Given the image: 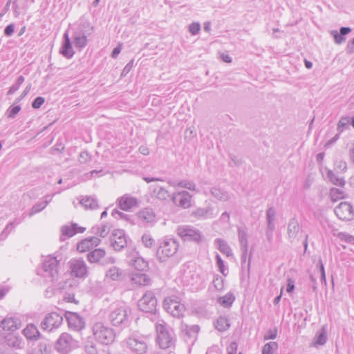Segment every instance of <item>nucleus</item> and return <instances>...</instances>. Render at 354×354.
I'll use <instances>...</instances> for the list:
<instances>
[{"mask_svg":"<svg viewBox=\"0 0 354 354\" xmlns=\"http://www.w3.org/2000/svg\"><path fill=\"white\" fill-rule=\"evenodd\" d=\"M77 343L70 334L63 333L55 342V348L59 353L68 354L77 347Z\"/></svg>","mask_w":354,"mask_h":354,"instance_id":"6e6552de","label":"nucleus"},{"mask_svg":"<svg viewBox=\"0 0 354 354\" xmlns=\"http://www.w3.org/2000/svg\"><path fill=\"white\" fill-rule=\"evenodd\" d=\"M336 216L343 221H351L354 217V209L349 203L341 202L334 209Z\"/></svg>","mask_w":354,"mask_h":354,"instance_id":"2eb2a0df","label":"nucleus"},{"mask_svg":"<svg viewBox=\"0 0 354 354\" xmlns=\"http://www.w3.org/2000/svg\"><path fill=\"white\" fill-rule=\"evenodd\" d=\"M200 328L198 325H192L190 326H187L186 330L187 334L189 336H193L194 335H196L199 332Z\"/></svg>","mask_w":354,"mask_h":354,"instance_id":"052dcab7","label":"nucleus"},{"mask_svg":"<svg viewBox=\"0 0 354 354\" xmlns=\"http://www.w3.org/2000/svg\"><path fill=\"white\" fill-rule=\"evenodd\" d=\"M238 238L241 248H248V234L245 228L238 227Z\"/></svg>","mask_w":354,"mask_h":354,"instance_id":"a19ab883","label":"nucleus"},{"mask_svg":"<svg viewBox=\"0 0 354 354\" xmlns=\"http://www.w3.org/2000/svg\"><path fill=\"white\" fill-rule=\"evenodd\" d=\"M351 32V28L349 27H342L339 29V32L337 30H332L331 35L334 37V41L337 44H341L346 41L345 35Z\"/></svg>","mask_w":354,"mask_h":354,"instance_id":"393cba45","label":"nucleus"},{"mask_svg":"<svg viewBox=\"0 0 354 354\" xmlns=\"http://www.w3.org/2000/svg\"><path fill=\"white\" fill-rule=\"evenodd\" d=\"M24 77L22 75L18 77L16 82L10 86L9 91H8V94L12 95L15 93L19 88L20 86L24 83Z\"/></svg>","mask_w":354,"mask_h":354,"instance_id":"49530a36","label":"nucleus"},{"mask_svg":"<svg viewBox=\"0 0 354 354\" xmlns=\"http://www.w3.org/2000/svg\"><path fill=\"white\" fill-rule=\"evenodd\" d=\"M327 341L326 330L324 327H322L316 334L314 337L313 345L314 346L324 345Z\"/></svg>","mask_w":354,"mask_h":354,"instance_id":"2f4dec72","label":"nucleus"},{"mask_svg":"<svg viewBox=\"0 0 354 354\" xmlns=\"http://www.w3.org/2000/svg\"><path fill=\"white\" fill-rule=\"evenodd\" d=\"M15 31V25L11 24L7 26L4 29V35L7 37L11 36Z\"/></svg>","mask_w":354,"mask_h":354,"instance_id":"69168bd1","label":"nucleus"},{"mask_svg":"<svg viewBox=\"0 0 354 354\" xmlns=\"http://www.w3.org/2000/svg\"><path fill=\"white\" fill-rule=\"evenodd\" d=\"M105 255L106 251L104 249H93L87 254V260L91 263H100Z\"/></svg>","mask_w":354,"mask_h":354,"instance_id":"b1692460","label":"nucleus"},{"mask_svg":"<svg viewBox=\"0 0 354 354\" xmlns=\"http://www.w3.org/2000/svg\"><path fill=\"white\" fill-rule=\"evenodd\" d=\"M177 186L191 191H196V184L193 181L189 180H183L179 181L177 183Z\"/></svg>","mask_w":354,"mask_h":354,"instance_id":"c03bdc74","label":"nucleus"},{"mask_svg":"<svg viewBox=\"0 0 354 354\" xmlns=\"http://www.w3.org/2000/svg\"><path fill=\"white\" fill-rule=\"evenodd\" d=\"M346 50L348 54L354 53V37L347 44Z\"/></svg>","mask_w":354,"mask_h":354,"instance_id":"774afa93","label":"nucleus"},{"mask_svg":"<svg viewBox=\"0 0 354 354\" xmlns=\"http://www.w3.org/2000/svg\"><path fill=\"white\" fill-rule=\"evenodd\" d=\"M63 317L56 312L48 313L41 322V328L44 330L51 331L60 326Z\"/></svg>","mask_w":354,"mask_h":354,"instance_id":"9b49d317","label":"nucleus"},{"mask_svg":"<svg viewBox=\"0 0 354 354\" xmlns=\"http://www.w3.org/2000/svg\"><path fill=\"white\" fill-rule=\"evenodd\" d=\"M51 201V198L49 196H45V200L42 202H38L32 206L31 208L29 216H32L34 214L42 211Z\"/></svg>","mask_w":354,"mask_h":354,"instance_id":"473e14b6","label":"nucleus"},{"mask_svg":"<svg viewBox=\"0 0 354 354\" xmlns=\"http://www.w3.org/2000/svg\"><path fill=\"white\" fill-rule=\"evenodd\" d=\"M92 330L95 339L100 343L108 345L114 342L115 334L113 329L103 322L94 324Z\"/></svg>","mask_w":354,"mask_h":354,"instance_id":"20e7f679","label":"nucleus"},{"mask_svg":"<svg viewBox=\"0 0 354 354\" xmlns=\"http://www.w3.org/2000/svg\"><path fill=\"white\" fill-rule=\"evenodd\" d=\"M303 238V230L298 220L293 217L287 224V239L292 244L299 243Z\"/></svg>","mask_w":354,"mask_h":354,"instance_id":"1a4fd4ad","label":"nucleus"},{"mask_svg":"<svg viewBox=\"0 0 354 354\" xmlns=\"http://www.w3.org/2000/svg\"><path fill=\"white\" fill-rule=\"evenodd\" d=\"M131 280L133 283L138 286H147L150 283V278L143 273L133 274Z\"/></svg>","mask_w":354,"mask_h":354,"instance_id":"c85d7f7f","label":"nucleus"},{"mask_svg":"<svg viewBox=\"0 0 354 354\" xmlns=\"http://www.w3.org/2000/svg\"><path fill=\"white\" fill-rule=\"evenodd\" d=\"M80 203L86 209H89L93 210L99 207L98 201L94 196H86Z\"/></svg>","mask_w":354,"mask_h":354,"instance_id":"a878e982","label":"nucleus"},{"mask_svg":"<svg viewBox=\"0 0 354 354\" xmlns=\"http://www.w3.org/2000/svg\"><path fill=\"white\" fill-rule=\"evenodd\" d=\"M351 122L350 117H342L337 124V130L339 133H342L346 127H348Z\"/></svg>","mask_w":354,"mask_h":354,"instance_id":"8fccbe9b","label":"nucleus"},{"mask_svg":"<svg viewBox=\"0 0 354 354\" xmlns=\"http://www.w3.org/2000/svg\"><path fill=\"white\" fill-rule=\"evenodd\" d=\"M142 242L147 248H151L155 243L154 239L149 234H144L142 236Z\"/></svg>","mask_w":354,"mask_h":354,"instance_id":"603ef678","label":"nucleus"},{"mask_svg":"<svg viewBox=\"0 0 354 354\" xmlns=\"http://www.w3.org/2000/svg\"><path fill=\"white\" fill-rule=\"evenodd\" d=\"M333 234L337 236L342 241H344L351 244H354V236L353 235L346 232H338L337 234L333 233Z\"/></svg>","mask_w":354,"mask_h":354,"instance_id":"09e8293b","label":"nucleus"},{"mask_svg":"<svg viewBox=\"0 0 354 354\" xmlns=\"http://www.w3.org/2000/svg\"><path fill=\"white\" fill-rule=\"evenodd\" d=\"M276 218V210L273 207H269L266 211L267 223H274Z\"/></svg>","mask_w":354,"mask_h":354,"instance_id":"5fc2aeb1","label":"nucleus"},{"mask_svg":"<svg viewBox=\"0 0 354 354\" xmlns=\"http://www.w3.org/2000/svg\"><path fill=\"white\" fill-rule=\"evenodd\" d=\"M59 53L67 59L71 58L74 55V51L67 31L64 34V41L59 50Z\"/></svg>","mask_w":354,"mask_h":354,"instance_id":"6ab92c4d","label":"nucleus"},{"mask_svg":"<svg viewBox=\"0 0 354 354\" xmlns=\"http://www.w3.org/2000/svg\"><path fill=\"white\" fill-rule=\"evenodd\" d=\"M111 216H113L114 218H115L117 219H122V220L127 221L131 223H133L131 220L130 216H129L123 212H121L115 209H114L112 211Z\"/></svg>","mask_w":354,"mask_h":354,"instance_id":"de8ad7c7","label":"nucleus"},{"mask_svg":"<svg viewBox=\"0 0 354 354\" xmlns=\"http://www.w3.org/2000/svg\"><path fill=\"white\" fill-rule=\"evenodd\" d=\"M151 196L160 201H167L171 199L172 195L165 188L160 186H151Z\"/></svg>","mask_w":354,"mask_h":354,"instance_id":"4be33fe9","label":"nucleus"},{"mask_svg":"<svg viewBox=\"0 0 354 354\" xmlns=\"http://www.w3.org/2000/svg\"><path fill=\"white\" fill-rule=\"evenodd\" d=\"M118 206L121 209L128 211L138 206V200L134 197L124 195L118 199Z\"/></svg>","mask_w":354,"mask_h":354,"instance_id":"412c9836","label":"nucleus"},{"mask_svg":"<svg viewBox=\"0 0 354 354\" xmlns=\"http://www.w3.org/2000/svg\"><path fill=\"white\" fill-rule=\"evenodd\" d=\"M101 240L95 236H91L89 238L84 239L77 243V250L80 252H85L86 251L90 252L93 250L94 248L100 245Z\"/></svg>","mask_w":354,"mask_h":354,"instance_id":"a211bd4d","label":"nucleus"},{"mask_svg":"<svg viewBox=\"0 0 354 354\" xmlns=\"http://www.w3.org/2000/svg\"><path fill=\"white\" fill-rule=\"evenodd\" d=\"M138 216L143 222L151 223L154 221L155 214L152 209L145 208L138 213Z\"/></svg>","mask_w":354,"mask_h":354,"instance_id":"c756f323","label":"nucleus"},{"mask_svg":"<svg viewBox=\"0 0 354 354\" xmlns=\"http://www.w3.org/2000/svg\"><path fill=\"white\" fill-rule=\"evenodd\" d=\"M157 333V342L162 349L171 347L175 343L174 333L163 320H158L156 323Z\"/></svg>","mask_w":354,"mask_h":354,"instance_id":"f03ea898","label":"nucleus"},{"mask_svg":"<svg viewBox=\"0 0 354 354\" xmlns=\"http://www.w3.org/2000/svg\"><path fill=\"white\" fill-rule=\"evenodd\" d=\"M235 297L232 293H227V295L221 297L218 299V302L223 307L228 308L232 306L234 301Z\"/></svg>","mask_w":354,"mask_h":354,"instance_id":"ea45409f","label":"nucleus"},{"mask_svg":"<svg viewBox=\"0 0 354 354\" xmlns=\"http://www.w3.org/2000/svg\"><path fill=\"white\" fill-rule=\"evenodd\" d=\"M216 265L218 266V270L224 275L227 276L228 273L227 268H225L224 265V261L222 260L220 255L216 254Z\"/></svg>","mask_w":354,"mask_h":354,"instance_id":"3c124183","label":"nucleus"},{"mask_svg":"<svg viewBox=\"0 0 354 354\" xmlns=\"http://www.w3.org/2000/svg\"><path fill=\"white\" fill-rule=\"evenodd\" d=\"M131 261L132 266L139 271H143L148 268V263L140 257H135Z\"/></svg>","mask_w":354,"mask_h":354,"instance_id":"e433bc0d","label":"nucleus"},{"mask_svg":"<svg viewBox=\"0 0 354 354\" xmlns=\"http://www.w3.org/2000/svg\"><path fill=\"white\" fill-rule=\"evenodd\" d=\"M124 342L127 348L133 354H146L149 349L147 339L143 336H131Z\"/></svg>","mask_w":354,"mask_h":354,"instance_id":"423d86ee","label":"nucleus"},{"mask_svg":"<svg viewBox=\"0 0 354 354\" xmlns=\"http://www.w3.org/2000/svg\"><path fill=\"white\" fill-rule=\"evenodd\" d=\"M111 245L115 251H121L128 244V239L122 230H114L110 237Z\"/></svg>","mask_w":354,"mask_h":354,"instance_id":"ddd939ff","label":"nucleus"},{"mask_svg":"<svg viewBox=\"0 0 354 354\" xmlns=\"http://www.w3.org/2000/svg\"><path fill=\"white\" fill-rule=\"evenodd\" d=\"M277 335V330L276 328L273 330H269L267 333L264 335V339H274Z\"/></svg>","mask_w":354,"mask_h":354,"instance_id":"e2e57ef3","label":"nucleus"},{"mask_svg":"<svg viewBox=\"0 0 354 354\" xmlns=\"http://www.w3.org/2000/svg\"><path fill=\"white\" fill-rule=\"evenodd\" d=\"M138 308L140 310L153 313L156 310L157 299L152 291H147L138 301Z\"/></svg>","mask_w":354,"mask_h":354,"instance_id":"9d476101","label":"nucleus"},{"mask_svg":"<svg viewBox=\"0 0 354 354\" xmlns=\"http://www.w3.org/2000/svg\"><path fill=\"white\" fill-rule=\"evenodd\" d=\"M19 322L17 319L12 317H6L1 322V326L3 330L8 332H14L19 327Z\"/></svg>","mask_w":354,"mask_h":354,"instance_id":"5701e85b","label":"nucleus"},{"mask_svg":"<svg viewBox=\"0 0 354 354\" xmlns=\"http://www.w3.org/2000/svg\"><path fill=\"white\" fill-rule=\"evenodd\" d=\"M201 30V25L198 22H194L189 26V31L192 35H196L198 34Z\"/></svg>","mask_w":354,"mask_h":354,"instance_id":"bf43d9fd","label":"nucleus"},{"mask_svg":"<svg viewBox=\"0 0 354 354\" xmlns=\"http://www.w3.org/2000/svg\"><path fill=\"white\" fill-rule=\"evenodd\" d=\"M109 319L114 326L126 327L131 322V309L125 305L115 306L111 308Z\"/></svg>","mask_w":354,"mask_h":354,"instance_id":"f257e3e1","label":"nucleus"},{"mask_svg":"<svg viewBox=\"0 0 354 354\" xmlns=\"http://www.w3.org/2000/svg\"><path fill=\"white\" fill-rule=\"evenodd\" d=\"M62 236L72 237L77 234V224L72 223L71 225H64L61 227Z\"/></svg>","mask_w":354,"mask_h":354,"instance_id":"58836bf2","label":"nucleus"},{"mask_svg":"<svg viewBox=\"0 0 354 354\" xmlns=\"http://www.w3.org/2000/svg\"><path fill=\"white\" fill-rule=\"evenodd\" d=\"M237 350V344L235 342L230 343L227 348V354H236Z\"/></svg>","mask_w":354,"mask_h":354,"instance_id":"338daca9","label":"nucleus"},{"mask_svg":"<svg viewBox=\"0 0 354 354\" xmlns=\"http://www.w3.org/2000/svg\"><path fill=\"white\" fill-rule=\"evenodd\" d=\"M318 266L319 267L321 283L322 284H324V286H326V273H325L324 266L322 260L321 259H319L318 260Z\"/></svg>","mask_w":354,"mask_h":354,"instance_id":"13d9d810","label":"nucleus"},{"mask_svg":"<svg viewBox=\"0 0 354 354\" xmlns=\"http://www.w3.org/2000/svg\"><path fill=\"white\" fill-rule=\"evenodd\" d=\"M192 196L187 191L174 193L171 196L173 203L179 207L188 208L191 206Z\"/></svg>","mask_w":354,"mask_h":354,"instance_id":"f3484780","label":"nucleus"},{"mask_svg":"<svg viewBox=\"0 0 354 354\" xmlns=\"http://www.w3.org/2000/svg\"><path fill=\"white\" fill-rule=\"evenodd\" d=\"M124 277V273L123 270L115 266L110 268L106 273V277L112 281H121Z\"/></svg>","mask_w":354,"mask_h":354,"instance_id":"bb28decb","label":"nucleus"},{"mask_svg":"<svg viewBox=\"0 0 354 354\" xmlns=\"http://www.w3.org/2000/svg\"><path fill=\"white\" fill-rule=\"evenodd\" d=\"M64 315L70 329L74 331H80L85 328L84 318L78 313L66 311Z\"/></svg>","mask_w":354,"mask_h":354,"instance_id":"4468645a","label":"nucleus"},{"mask_svg":"<svg viewBox=\"0 0 354 354\" xmlns=\"http://www.w3.org/2000/svg\"><path fill=\"white\" fill-rule=\"evenodd\" d=\"M45 100L43 97H36L32 103V106L34 109H39L44 103Z\"/></svg>","mask_w":354,"mask_h":354,"instance_id":"680f3d73","label":"nucleus"},{"mask_svg":"<svg viewBox=\"0 0 354 354\" xmlns=\"http://www.w3.org/2000/svg\"><path fill=\"white\" fill-rule=\"evenodd\" d=\"M23 333L24 336L28 339L37 340L40 337V333L37 328L34 324H28L24 329Z\"/></svg>","mask_w":354,"mask_h":354,"instance_id":"cd10ccee","label":"nucleus"},{"mask_svg":"<svg viewBox=\"0 0 354 354\" xmlns=\"http://www.w3.org/2000/svg\"><path fill=\"white\" fill-rule=\"evenodd\" d=\"M73 43L75 47L82 49L86 46L87 38L84 34L75 32L73 37Z\"/></svg>","mask_w":354,"mask_h":354,"instance_id":"f704fd0d","label":"nucleus"},{"mask_svg":"<svg viewBox=\"0 0 354 354\" xmlns=\"http://www.w3.org/2000/svg\"><path fill=\"white\" fill-rule=\"evenodd\" d=\"M91 155L87 151H84L80 153L78 161L81 164H86L90 162L91 160Z\"/></svg>","mask_w":354,"mask_h":354,"instance_id":"864d4df0","label":"nucleus"},{"mask_svg":"<svg viewBox=\"0 0 354 354\" xmlns=\"http://www.w3.org/2000/svg\"><path fill=\"white\" fill-rule=\"evenodd\" d=\"M59 261L56 257L51 255L44 258L42 262V275L45 278H48L49 281L53 282L59 278Z\"/></svg>","mask_w":354,"mask_h":354,"instance_id":"39448f33","label":"nucleus"},{"mask_svg":"<svg viewBox=\"0 0 354 354\" xmlns=\"http://www.w3.org/2000/svg\"><path fill=\"white\" fill-rule=\"evenodd\" d=\"M215 243L218 245V248L220 252L226 254L227 257L232 256V250L225 241L221 239H216L215 240Z\"/></svg>","mask_w":354,"mask_h":354,"instance_id":"4c0bfd02","label":"nucleus"},{"mask_svg":"<svg viewBox=\"0 0 354 354\" xmlns=\"http://www.w3.org/2000/svg\"><path fill=\"white\" fill-rule=\"evenodd\" d=\"M335 167L338 169L341 172H345L347 169L346 162L343 160L336 161Z\"/></svg>","mask_w":354,"mask_h":354,"instance_id":"0e129e2a","label":"nucleus"},{"mask_svg":"<svg viewBox=\"0 0 354 354\" xmlns=\"http://www.w3.org/2000/svg\"><path fill=\"white\" fill-rule=\"evenodd\" d=\"M230 326V324L229 319L223 316H220L215 324L216 328L221 332L227 330Z\"/></svg>","mask_w":354,"mask_h":354,"instance_id":"c9c22d12","label":"nucleus"},{"mask_svg":"<svg viewBox=\"0 0 354 354\" xmlns=\"http://www.w3.org/2000/svg\"><path fill=\"white\" fill-rule=\"evenodd\" d=\"M278 348V344L275 342H270L264 345L262 354H274V351Z\"/></svg>","mask_w":354,"mask_h":354,"instance_id":"37998d69","label":"nucleus"},{"mask_svg":"<svg viewBox=\"0 0 354 354\" xmlns=\"http://www.w3.org/2000/svg\"><path fill=\"white\" fill-rule=\"evenodd\" d=\"M218 212H214V208L211 205H207L205 207L197 208L194 212L193 215L198 218H212L217 215Z\"/></svg>","mask_w":354,"mask_h":354,"instance_id":"aec40b11","label":"nucleus"},{"mask_svg":"<svg viewBox=\"0 0 354 354\" xmlns=\"http://www.w3.org/2000/svg\"><path fill=\"white\" fill-rule=\"evenodd\" d=\"M178 247L179 243L176 239L166 237L160 241L156 250V257L160 261H165L177 252Z\"/></svg>","mask_w":354,"mask_h":354,"instance_id":"7ed1b4c3","label":"nucleus"},{"mask_svg":"<svg viewBox=\"0 0 354 354\" xmlns=\"http://www.w3.org/2000/svg\"><path fill=\"white\" fill-rule=\"evenodd\" d=\"M210 192L212 195L217 200L227 201L230 199V195L227 192L219 187H212Z\"/></svg>","mask_w":354,"mask_h":354,"instance_id":"7c9ffc66","label":"nucleus"},{"mask_svg":"<svg viewBox=\"0 0 354 354\" xmlns=\"http://www.w3.org/2000/svg\"><path fill=\"white\" fill-rule=\"evenodd\" d=\"M176 232L184 241L199 242L201 239V232L189 225L179 226L176 230Z\"/></svg>","mask_w":354,"mask_h":354,"instance_id":"f8f14e48","label":"nucleus"},{"mask_svg":"<svg viewBox=\"0 0 354 354\" xmlns=\"http://www.w3.org/2000/svg\"><path fill=\"white\" fill-rule=\"evenodd\" d=\"M38 346L41 354H50L51 352V346L49 344L40 342Z\"/></svg>","mask_w":354,"mask_h":354,"instance_id":"4d7b16f0","label":"nucleus"},{"mask_svg":"<svg viewBox=\"0 0 354 354\" xmlns=\"http://www.w3.org/2000/svg\"><path fill=\"white\" fill-rule=\"evenodd\" d=\"M109 227L106 224L101 226H94L92 227V232L101 237H105L109 232Z\"/></svg>","mask_w":354,"mask_h":354,"instance_id":"79ce46f5","label":"nucleus"},{"mask_svg":"<svg viewBox=\"0 0 354 354\" xmlns=\"http://www.w3.org/2000/svg\"><path fill=\"white\" fill-rule=\"evenodd\" d=\"M326 175L330 182L333 185L339 187H343L345 185V180L344 178L336 175L332 170L328 169Z\"/></svg>","mask_w":354,"mask_h":354,"instance_id":"72a5a7b5","label":"nucleus"},{"mask_svg":"<svg viewBox=\"0 0 354 354\" xmlns=\"http://www.w3.org/2000/svg\"><path fill=\"white\" fill-rule=\"evenodd\" d=\"M21 110V106L19 105L12 106L7 110V117L8 118H15V116Z\"/></svg>","mask_w":354,"mask_h":354,"instance_id":"6e6d98bb","label":"nucleus"},{"mask_svg":"<svg viewBox=\"0 0 354 354\" xmlns=\"http://www.w3.org/2000/svg\"><path fill=\"white\" fill-rule=\"evenodd\" d=\"M71 274L75 277H84L87 275V266L85 261L82 259H74L70 261Z\"/></svg>","mask_w":354,"mask_h":354,"instance_id":"dca6fc26","label":"nucleus"},{"mask_svg":"<svg viewBox=\"0 0 354 354\" xmlns=\"http://www.w3.org/2000/svg\"><path fill=\"white\" fill-rule=\"evenodd\" d=\"M15 221L8 223L0 234V240H5L15 228Z\"/></svg>","mask_w":354,"mask_h":354,"instance_id":"a18cd8bd","label":"nucleus"},{"mask_svg":"<svg viewBox=\"0 0 354 354\" xmlns=\"http://www.w3.org/2000/svg\"><path fill=\"white\" fill-rule=\"evenodd\" d=\"M163 307L168 313L176 318L183 317L186 310L185 305L176 296L166 297L163 301Z\"/></svg>","mask_w":354,"mask_h":354,"instance_id":"0eeeda50","label":"nucleus"}]
</instances>
